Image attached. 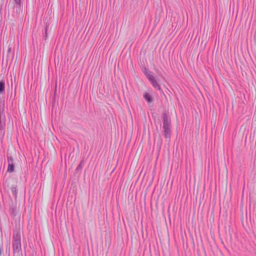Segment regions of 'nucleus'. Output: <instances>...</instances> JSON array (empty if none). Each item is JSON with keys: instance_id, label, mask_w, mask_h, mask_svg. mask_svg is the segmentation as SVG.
Returning <instances> with one entry per match:
<instances>
[{"instance_id": "f257e3e1", "label": "nucleus", "mask_w": 256, "mask_h": 256, "mask_svg": "<svg viewBox=\"0 0 256 256\" xmlns=\"http://www.w3.org/2000/svg\"><path fill=\"white\" fill-rule=\"evenodd\" d=\"M170 120L168 119L166 114L163 116V130L164 135L166 138H170Z\"/></svg>"}, {"instance_id": "f03ea898", "label": "nucleus", "mask_w": 256, "mask_h": 256, "mask_svg": "<svg viewBox=\"0 0 256 256\" xmlns=\"http://www.w3.org/2000/svg\"><path fill=\"white\" fill-rule=\"evenodd\" d=\"M13 251L14 253L19 252L21 250L20 234L19 232H14L13 236Z\"/></svg>"}, {"instance_id": "7ed1b4c3", "label": "nucleus", "mask_w": 256, "mask_h": 256, "mask_svg": "<svg viewBox=\"0 0 256 256\" xmlns=\"http://www.w3.org/2000/svg\"><path fill=\"white\" fill-rule=\"evenodd\" d=\"M148 80L150 82L151 84H152L154 88L158 90H161L160 85L154 76L148 79Z\"/></svg>"}, {"instance_id": "20e7f679", "label": "nucleus", "mask_w": 256, "mask_h": 256, "mask_svg": "<svg viewBox=\"0 0 256 256\" xmlns=\"http://www.w3.org/2000/svg\"><path fill=\"white\" fill-rule=\"evenodd\" d=\"M143 72L144 74L146 76V78L148 79L151 78L152 76H154L152 72L150 71L148 69L144 68L143 70Z\"/></svg>"}, {"instance_id": "39448f33", "label": "nucleus", "mask_w": 256, "mask_h": 256, "mask_svg": "<svg viewBox=\"0 0 256 256\" xmlns=\"http://www.w3.org/2000/svg\"><path fill=\"white\" fill-rule=\"evenodd\" d=\"M144 98L148 103H151L152 102V96L148 93H145L144 94Z\"/></svg>"}, {"instance_id": "423d86ee", "label": "nucleus", "mask_w": 256, "mask_h": 256, "mask_svg": "<svg viewBox=\"0 0 256 256\" xmlns=\"http://www.w3.org/2000/svg\"><path fill=\"white\" fill-rule=\"evenodd\" d=\"M14 164H8V172H12L14 171Z\"/></svg>"}, {"instance_id": "0eeeda50", "label": "nucleus", "mask_w": 256, "mask_h": 256, "mask_svg": "<svg viewBox=\"0 0 256 256\" xmlns=\"http://www.w3.org/2000/svg\"><path fill=\"white\" fill-rule=\"evenodd\" d=\"M4 91V82L3 80L0 81V94Z\"/></svg>"}, {"instance_id": "6e6552de", "label": "nucleus", "mask_w": 256, "mask_h": 256, "mask_svg": "<svg viewBox=\"0 0 256 256\" xmlns=\"http://www.w3.org/2000/svg\"><path fill=\"white\" fill-rule=\"evenodd\" d=\"M8 164H14V158L12 156H8Z\"/></svg>"}, {"instance_id": "1a4fd4ad", "label": "nucleus", "mask_w": 256, "mask_h": 256, "mask_svg": "<svg viewBox=\"0 0 256 256\" xmlns=\"http://www.w3.org/2000/svg\"><path fill=\"white\" fill-rule=\"evenodd\" d=\"M11 190L13 194L15 196V197L16 198V194H17V190H16V187L14 186H12V188H11Z\"/></svg>"}, {"instance_id": "9d476101", "label": "nucleus", "mask_w": 256, "mask_h": 256, "mask_svg": "<svg viewBox=\"0 0 256 256\" xmlns=\"http://www.w3.org/2000/svg\"><path fill=\"white\" fill-rule=\"evenodd\" d=\"M83 162H84V161L82 160L80 164L76 168L77 170H80L82 168V165Z\"/></svg>"}, {"instance_id": "9b49d317", "label": "nucleus", "mask_w": 256, "mask_h": 256, "mask_svg": "<svg viewBox=\"0 0 256 256\" xmlns=\"http://www.w3.org/2000/svg\"><path fill=\"white\" fill-rule=\"evenodd\" d=\"M15 2L18 4H20V0H14Z\"/></svg>"}, {"instance_id": "f8f14e48", "label": "nucleus", "mask_w": 256, "mask_h": 256, "mask_svg": "<svg viewBox=\"0 0 256 256\" xmlns=\"http://www.w3.org/2000/svg\"><path fill=\"white\" fill-rule=\"evenodd\" d=\"M11 50H12L11 48L9 46L8 50V54H10V52Z\"/></svg>"}, {"instance_id": "ddd939ff", "label": "nucleus", "mask_w": 256, "mask_h": 256, "mask_svg": "<svg viewBox=\"0 0 256 256\" xmlns=\"http://www.w3.org/2000/svg\"><path fill=\"white\" fill-rule=\"evenodd\" d=\"M161 144H162V142H160V144H159V148H160V147H161Z\"/></svg>"}, {"instance_id": "4468645a", "label": "nucleus", "mask_w": 256, "mask_h": 256, "mask_svg": "<svg viewBox=\"0 0 256 256\" xmlns=\"http://www.w3.org/2000/svg\"><path fill=\"white\" fill-rule=\"evenodd\" d=\"M47 26L46 27V32L47 31Z\"/></svg>"}]
</instances>
